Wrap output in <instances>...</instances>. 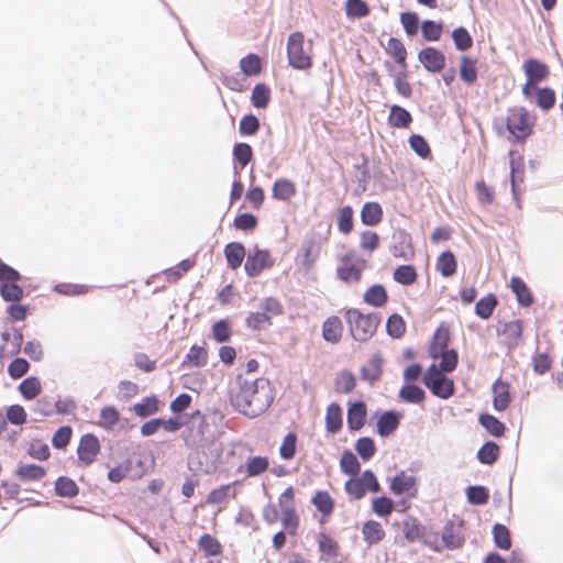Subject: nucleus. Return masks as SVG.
<instances>
[{
	"instance_id": "6e6d98bb",
	"label": "nucleus",
	"mask_w": 563,
	"mask_h": 563,
	"mask_svg": "<svg viewBox=\"0 0 563 563\" xmlns=\"http://www.w3.org/2000/svg\"><path fill=\"white\" fill-rule=\"evenodd\" d=\"M246 327L261 330L272 325V319L264 311L251 312L245 320Z\"/></svg>"
},
{
	"instance_id": "4d7b16f0",
	"label": "nucleus",
	"mask_w": 563,
	"mask_h": 563,
	"mask_svg": "<svg viewBox=\"0 0 563 563\" xmlns=\"http://www.w3.org/2000/svg\"><path fill=\"white\" fill-rule=\"evenodd\" d=\"M386 331L394 339L401 338L406 331V324L402 317L397 313L391 314L387 319Z\"/></svg>"
},
{
	"instance_id": "37998d69",
	"label": "nucleus",
	"mask_w": 563,
	"mask_h": 563,
	"mask_svg": "<svg viewBox=\"0 0 563 563\" xmlns=\"http://www.w3.org/2000/svg\"><path fill=\"white\" fill-rule=\"evenodd\" d=\"M341 471L351 476L358 475L361 471V464L356 457V455L351 451L343 452L340 460Z\"/></svg>"
},
{
	"instance_id": "9b49d317",
	"label": "nucleus",
	"mask_w": 563,
	"mask_h": 563,
	"mask_svg": "<svg viewBox=\"0 0 563 563\" xmlns=\"http://www.w3.org/2000/svg\"><path fill=\"white\" fill-rule=\"evenodd\" d=\"M366 406L363 401L351 402L347 408V427L350 431L361 430L366 422Z\"/></svg>"
},
{
	"instance_id": "dca6fc26",
	"label": "nucleus",
	"mask_w": 563,
	"mask_h": 563,
	"mask_svg": "<svg viewBox=\"0 0 563 563\" xmlns=\"http://www.w3.org/2000/svg\"><path fill=\"white\" fill-rule=\"evenodd\" d=\"M523 70L530 82L539 84L549 75L548 66L536 58L527 59L523 64Z\"/></svg>"
},
{
	"instance_id": "774afa93",
	"label": "nucleus",
	"mask_w": 563,
	"mask_h": 563,
	"mask_svg": "<svg viewBox=\"0 0 563 563\" xmlns=\"http://www.w3.org/2000/svg\"><path fill=\"white\" fill-rule=\"evenodd\" d=\"M212 335L218 343L228 342L232 335L229 322L224 319L217 321L212 325Z\"/></svg>"
},
{
	"instance_id": "7ed1b4c3",
	"label": "nucleus",
	"mask_w": 563,
	"mask_h": 563,
	"mask_svg": "<svg viewBox=\"0 0 563 563\" xmlns=\"http://www.w3.org/2000/svg\"><path fill=\"white\" fill-rule=\"evenodd\" d=\"M305 36L301 32L291 33L287 41V57L291 67L306 70L311 67L312 59L305 49Z\"/></svg>"
},
{
	"instance_id": "0e129e2a",
	"label": "nucleus",
	"mask_w": 563,
	"mask_h": 563,
	"mask_svg": "<svg viewBox=\"0 0 563 563\" xmlns=\"http://www.w3.org/2000/svg\"><path fill=\"white\" fill-rule=\"evenodd\" d=\"M395 504L391 498L386 496H380L374 498L372 501L373 511L379 517H387L394 510Z\"/></svg>"
},
{
	"instance_id": "5701e85b",
	"label": "nucleus",
	"mask_w": 563,
	"mask_h": 563,
	"mask_svg": "<svg viewBox=\"0 0 563 563\" xmlns=\"http://www.w3.org/2000/svg\"><path fill=\"white\" fill-rule=\"evenodd\" d=\"M342 322L339 317L328 318L322 325V335L327 342L336 343L342 336Z\"/></svg>"
},
{
	"instance_id": "8fccbe9b",
	"label": "nucleus",
	"mask_w": 563,
	"mask_h": 563,
	"mask_svg": "<svg viewBox=\"0 0 563 563\" xmlns=\"http://www.w3.org/2000/svg\"><path fill=\"white\" fill-rule=\"evenodd\" d=\"M417 271L412 265H400L394 271V279L405 286L411 285L417 279Z\"/></svg>"
},
{
	"instance_id": "c03bdc74",
	"label": "nucleus",
	"mask_w": 563,
	"mask_h": 563,
	"mask_svg": "<svg viewBox=\"0 0 563 563\" xmlns=\"http://www.w3.org/2000/svg\"><path fill=\"white\" fill-rule=\"evenodd\" d=\"M268 465L269 462L266 456H250L245 463V472L247 476L255 477L264 473Z\"/></svg>"
},
{
	"instance_id": "338daca9",
	"label": "nucleus",
	"mask_w": 563,
	"mask_h": 563,
	"mask_svg": "<svg viewBox=\"0 0 563 563\" xmlns=\"http://www.w3.org/2000/svg\"><path fill=\"white\" fill-rule=\"evenodd\" d=\"M449 343V332L440 329L434 333L433 341L430 346V354L433 358L439 356L440 352L446 351Z\"/></svg>"
},
{
	"instance_id": "3c124183",
	"label": "nucleus",
	"mask_w": 563,
	"mask_h": 563,
	"mask_svg": "<svg viewBox=\"0 0 563 563\" xmlns=\"http://www.w3.org/2000/svg\"><path fill=\"white\" fill-rule=\"evenodd\" d=\"M387 53L391 55L397 64L406 66L407 51L402 42L396 37H390L387 43Z\"/></svg>"
},
{
	"instance_id": "6e6552de",
	"label": "nucleus",
	"mask_w": 563,
	"mask_h": 563,
	"mask_svg": "<svg viewBox=\"0 0 563 563\" xmlns=\"http://www.w3.org/2000/svg\"><path fill=\"white\" fill-rule=\"evenodd\" d=\"M99 451L100 443L96 435L87 433L81 437L77 449L78 459L81 462H84L87 465L91 464L95 461Z\"/></svg>"
},
{
	"instance_id": "052dcab7",
	"label": "nucleus",
	"mask_w": 563,
	"mask_h": 563,
	"mask_svg": "<svg viewBox=\"0 0 563 563\" xmlns=\"http://www.w3.org/2000/svg\"><path fill=\"white\" fill-rule=\"evenodd\" d=\"M234 159L244 168L253 158V150L247 143H236L233 147Z\"/></svg>"
},
{
	"instance_id": "393cba45",
	"label": "nucleus",
	"mask_w": 563,
	"mask_h": 563,
	"mask_svg": "<svg viewBox=\"0 0 563 563\" xmlns=\"http://www.w3.org/2000/svg\"><path fill=\"white\" fill-rule=\"evenodd\" d=\"M362 533L364 541L369 545L380 542L385 538L382 525L375 520H368L363 525Z\"/></svg>"
},
{
	"instance_id": "5fc2aeb1",
	"label": "nucleus",
	"mask_w": 563,
	"mask_h": 563,
	"mask_svg": "<svg viewBox=\"0 0 563 563\" xmlns=\"http://www.w3.org/2000/svg\"><path fill=\"white\" fill-rule=\"evenodd\" d=\"M536 102L543 111H549L555 103V92L549 87L537 89Z\"/></svg>"
},
{
	"instance_id": "13d9d810",
	"label": "nucleus",
	"mask_w": 563,
	"mask_h": 563,
	"mask_svg": "<svg viewBox=\"0 0 563 563\" xmlns=\"http://www.w3.org/2000/svg\"><path fill=\"white\" fill-rule=\"evenodd\" d=\"M355 376L349 371L341 372L335 378V389L339 393L349 394L355 388Z\"/></svg>"
},
{
	"instance_id": "c756f323",
	"label": "nucleus",
	"mask_w": 563,
	"mask_h": 563,
	"mask_svg": "<svg viewBox=\"0 0 563 563\" xmlns=\"http://www.w3.org/2000/svg\"><path fill=\"white\" fill-rule=\"evenodd\" d=\"M42 390L41 382L35 376H29L19 385V391L26 400L35 399Z\"/></svg>"
},
{
	"instance_id": "bf43d9fd",
	"label": "nucleus",
	"mask_w": 563,
	"mask_h": 563,
	"mask_svg": "<svg viewBox=\"0 0 563 563\" xmlns=\"http://www.w3.org/2000/svg\"><path fill=\"white\" fill-rule=\"evenodd\" d=\"M260 120L256 115L252 113L245 114L240 121L239 132L244 136L254 135L260 130Z\"/></svg>"
},
{
	"instance_id": "49530a36",
	"label": "nucleus",
	"mask_w": 563,
	"mask_h": 563,
	"mask_svg": "<svg viewBox=\"0 0 563 563\" xmlns=\"http://www.w3.org/2000/svg\"><path fill=\"white\" fill-rule=\"evenodd\" d=\"M207 351L202 346L192 345L183 361L181 366L184 367L189 363L196 367H201L207 364Z\"/></svg>"
},
{
	"instance_id": "9d476101",
	"label": "nucleus",
	"mask_w": 563,
	"mask_h": 563,
	"mask_svg": "<svg viewBox=\"0 0 563 563\" xmlns=\"http://www.w3.org/2000/svg\"><path fill=\"white\" fill-rule=\"evenodd\" d=\"M365 264L364 260H357L356 263H352L346 256L343 258L342 265L338 267V276L344 282H358Z\"/></svg>"
},
{
	"instance_id": "39448f33",
	"label": "nucleus",
	"mask_w": 563,
	"mask_h": 563,
	"mask_svg": "<svg viewBox=\"0 0 563 563\" xmlns=\"http://www.w3.org/2000/svg\"><path fill=\"white\" fill-rule=\"evenodd\" d=\"M506 126L517 141H525L532 133L533 121L527 109L516 108L509 111Z\"/></svg>"
},
{
	"instance_id": "f257e3e1",
	"label": "nucleus",
	"mask_w": 563,
	"mask_h": 563,
	"mask_svg": "<svg viewBox=\"0 0 563 563\" xmlns=\"http://www.w3.org/2000/svg\"><path fill=\"white\" fill-rule=\"evenodd\" d=\"M232 406L246 417L255 418L265 412L273 402L269 383L264 378L247 380L238 375L230 390Z\"/></svg>"
},
{
	"instance_id": "79ce46f5",
	"label": "nucleus",
	"mask_w": 563,
	"mask_h": 563,
	"mask_svg": "<svg viewBox=\"0 0 563 563\" xmlns=\"http://www.w3.org/2000/svg\"><path fill=\"white\" fill-rule=\"evenodd\" d=\"M312 504L322 516H330L334 508L333 499L324 490H318L312 498Z\"/></svg>"
},
{
	"instance_id": "e433bc0d",
	"label": "nucleus",
	"mask_w": 563,
	"mask_h": 563,
	"mask_svg": "<svg viewBox=\"0 0 563 563\" xmlns=\"http://www.w3.org/2000/svg\"><path fill=\"white\" fill-rule=\"evenodd\" d=\"M499 456V445L494 441H487L477 451V459L482 464L492 465Z\"/></svg>"
},
{
	"instance_id": "aec40b11",
	"label": "nucleus",
	"mask_w": 563,
	"mask_h": 563,
	"mask_svg": "<svg viewBox=\"0 0 563 563\" xmlns=\"http://www.w3.org/2000/svg\"><path fill=\"white\" fill-rule=\"evenodd\" d=\"M398 397L404 402L420 405L426 399V391L416 384H405L399 389Z\"/></svg>"
},
{
	"instance_id": "473e14b6",
	"label": "nucleus",
	"mask_w": 563,
	"mask_h": 563,
	"mask_svg": "<svg viewBox=\"0 0 563 563\" xmlns=\"http://www.w3.org/2000/svg\"><path fill=\"white\" fill-rule=\"evenodd\" d=\"M510 181H511V191L514 198H516L517 190L516 187L519 183L523 181V159L521 156L515 157L514 153L510 152Z\"/></svg>"
},
{
	"instance_id": "ea45409f",
	"label": "nucleus",
	"mask_w": 563,
	"mask_h": 563,
	"mask_svg": "<svg viewBox=\"0 0 563 563\" xmlns=\"http://www.w3.org/2000/svg\"><path fill=\"white\" fill-rule=\"evenodd\" d=\"M498 303L497 297L493 294L481 298L475 305V313L482 319H488Z\"/></svg>"
},
{
	"instance_id": "4be33fe9",
	"label": "nucleus",
	"mask_w": 563,
	"mask_h": 563,
	"mask_svg": "<svg viewBox=\"0 0 563 563\" xmlns=\"http://www.w3.org/2000/svg\"><path fill=\"white\" fill-rule=\"evenodd\" d=\"M343 418L342 409L339 404L332 402L325 412V429L330 433H336L342 429Z\"/></svg>"
},
{
	"instance_id": "603ef678",
	"label": "nucleus",
	"mask_w": 563,
	"mask_h": 563,
	"mask_svg": "<svg viewBox=\"0 0 563 563\" xmlns=\"http://www.w3.org/2000/svg\"><path fill=\"white\" fill-rule=\"evenodd\" d=\"M0 295L4 301L16 302L23 297V289L18 282H10L0 285Z\"/></svg>"
},
{
	"instance_id": "7c9ffc66",
	"label": "nucleus",
	"mask_w": 563,
	"mask_h": 563,
	"mask_svg": "<svg viewBox=\"0 0 563 563\" xmlns=\"http://www.w3.org/2000/svg\"><path fill=\"white\" fill-rule=\"evenodd\" d=\"M296 194L295 184L286 178L277 179L273 186V197L277 200H289Z\"/></svg>"
},
{
	"instance_id": "e2e57ef3",
	"label": "nucleus",
	"mask_w": 563,
	"mask_h": 563,
	"mask_svg": "<svg viewBox=\"0 0 563 563\" xmlns=\"http://www.w3.org/2000/svg\"><path fill=\"white\" fill-rule=\"evenodd\" d=\"M421 32L426 41H439L442 34V24L432 20H426L421 24Z\"/></svg>"
},
{
	"instance_id": "58836bf2",
	"label": "nucleus",
	"mask_w": 563,
	"mask_h": 563,
	"mask_svg": "<svg viewBox=\"0 0 563 563\" xmlns=\"http://www.w3.org/2000/svg\"><path fill=\"white\" fill-rule=\"evenodd\" d=\"M158 399L156 396L144 398L141 402L133 405L134 413L140 418H146L158 411Z\"/></svg>"
},
{
	"instance_id": "1a4fd4ad",
	"label": "nucleus",
	"mask_w": 563,
	"mask_h": 563,
	"mask_svg": "<svg viewBox=\"0 0 563 563\" xmlns=\"http://www.w3.org/2000/svg\"><path fill=\"white\" fill-rule=\"evenodd\" d=\"M404 536L409 542L420 541L424 544L431 543V534L428 532L427 528L421 526L413 517H409L404 521Z\"/></svg>"
},
{
	"instance_id": "423d86ee",
	"label": "nucleus",
	"mask_w": 563,
	"mask_h": 563,
	"mask_svg": "<svg viewBox=\"0 0 563 563\" xmlns=\"http://www.w3.org/2000/svg\"><path fill=\"white\" fill-rule=\"evenodd\" d=\"M274 264L275 261L271 256L269 251L261 250L256 246L253 253H249L244 271L249 277H256L263 271L272 268Z\"/></svg>"
},
{
	"instance_id": "c85d7f7f",
	"label": "nucleus",
	"mask_w": 563,
	"mask_h": 563,
	"mask_svg": "<svg viewBox=\"0 0 563 563\" xmlns=\"http://www.w3.org/2000/svg\"><path fill=\"white\" fill-rule=\"evenodd\" d=\"M481 426L493 437L499 438L504 435L506 427L495 416L489 413H482L478 417Z\"/></svg>"
},
{
	"instance_id": "c9c22d12",
	"label": "nucleus",
	"mask_w": 563,
	"mask_h": 563,
	"mask_svg": "<svg viewBox=\"0 0 563 563\" xmlns=\"http://www.w3.org/2000/svg\"><path fill=\"white\" fill-rule=\"evenodd\" d=\"M442 541L449 549L460 548L463 543V536L460 528L455 527L453 523L445 525L442 532Z\"/></svg>"
},
{
	"instance_id": "0eeeda50",
	"label": "nucleus",
	"mask_w": 563,
	"mask_h": 563,
	"mask_svg": "<svg viewBox=\"0 0 563 563\" xmlns=\"http://www.w3.org/2000/svg\"><path fill=\"white\" fill-rule=\"evenodd\" d=\"M418 59L423 67L433 74L440 73L445 66V55L435 47H426L418 53Z\"/></svg>"
},
{
	"instance_id": "412c9836",
	"label": "nucleus",
	"mask_w": 563,
	"mask_h": 563,
	"mask_svg": "<svg viewBox=\"0 0 563 563\" xmlns=\"http://www.w3.org/2000/svg\"><path fill=\"white\" fill-rule=\"evenodd\" d=\"M412 122V115L408 110L398 104L390 107L388 123L393 128L406 129Z\"/></svg>"
},
{
	"instance_id": "a878e982",
	"label": "nucleus",
	"mask_w": 563,
	"mask_h": 563,
	"mask_svg": "<svg viewBox=\"0 0 563 563\" xmlns=\"http://www.w3.org/2000/svg\"><path fill=\"white\" fill-rule=\"evenodd\" d=\"M457 261L453 252L445 251L437 260V269L443 277H451L456 273Z\"/></svg>"
},
{
	"instance_id": "20e7f679",
	"label": "nucleus",
	"mask_w": 563,
	"mask_h": 563,
	"mask_svg": "<svg viewBox=\"0 0 563 563\" xmlns=\"http://www.w3.org/2000/svg\"><path fill=\"white\" fill-rule=\"evenodd\" d=\"M345 492L353 499H362L366 492L378 493L380 485L371 470H365L361 476H352L345 483Z\"/></svg>"
},
{
	"instance_id": "cd10ccee",
	"label": "nucleus",
	"mask_w": 563,
	"mask_h": 563,
	"mask_svg": "<svg viewBox=\"0 0 563 563\" xmlns=\"http://www.w3.org/2000/svg\"><path fill=\"white\" fill-rule=\"evenodd\" d=\"M45 468L36 464H23L15 471V475L22 482L40 481L45 476Z\"/></svg>"
},
{
	"instance_id": "4c0bfd02",
	"label": "nucleus",
	"mask_w": 563,
	"mask_h": 563,
	"mask_svg": "<svg viewBox=\"0 0 563 563\" xmlns=\"http://www.w3.org/2000/svg\"><path fill=\"white\" fill-rule=\"evenodd\" d=\"M262 59L256 54H247L246 56L242 57L240 60V68L241 71L245 76H256L262 71Z\"/></svg>"
},
{
	"instance_id": "2eb2a0df",
	"label": "nucleus",
	"mask_w": 563,
	"mask_h": 563,
	"mask_svg": "<svg viewBox=\"0 0 563 563\" xmlns=\"http://www.w3.org/2000/svg\"><path fill=\"white\" fill-rule=\"evenodd\" d=\"M383 358L378 354L372 355L367 363L361 368V378L374 385L382 375Z\"/></svg>"
},
{
	"instance_id": "f03ea898",
	"label": "nucleus",
	"mask_w": 563,
	"mask_h": 563,
	"mask_svg": "<svg viewBox=\"0 0 563 563\" xmlns=\"http://www.w3.org/2000/svg\"><path fill=\"white\" fill-rule=\"evenodd\" d=\"M345 319L350 328V332L354 340L366 342L376 332L380 322L378 313L364 314L358 309H349L345 312Z\"/></svg>"
},
{
	"instance_id": "4468645a",
	"label": "nucleus",
	"mask_w": 563,
	"mask_h": 563,
	"mask_svg": "<svg viewBox=\"0 0 563 563\" xmlns=\"http://www.w3.org/2000/svg\"><path fill=\"white\" fill-rule=\"evenodd\" d=\"M509 384L501 379H497L492 387L494 394L493 405L495 410L505 411L510 404L511 397L509 391Z\"/></svg>"
},
{
	"instance_id": "f3484780",
	"label": "nucleus",
	"mask_w": 563,
	"mask_h": 563,
	"mask_svg": "<svg viewBox=\"0 0 563 563\" xmlns=\"http://www.w3.org/2000/svg\"><path fill=\"white\" fill-rule=\"evenodd\" d=\"M224 256L231 269L239 268L245 257V247L241 242H230L224 246Z\"/></svg>"
},
{
	"instance_id": "de8ad7c7",
	"label": "nucleus",
	"mask_w": 563,
	"mask_h": 563,
	"mask_svg": "<svg viewBox=\"0 0 563 563\" xmlns=\"http://www.w3.org/2000/svg\"><path fill=\"white\" fill-rule=\"evenodd\" d=\"M493 537L497 548L501 550H509L511 548L510 531L506 526L501 523L494 525Z\"/></svg>"
},
{
	"instance_id": "09e8293b",
	"label": "nucleus",
	"mask_w": 563,
	"mask_h": 563,
	"mask_svg": "<svg viewBox=\"0 0 563 563\" xmlns=\"http://www.w3.org/2000/svg\"><path fill=\"white\" fill-rule=\"evenodd\" d=\"M452 40L454 42L455 48L460 52H465L473 45V38L464 26H459L453 30Z\"/></svg>"
},
{
	"instance_id": "a18cd8bd",
	"label": "nucleus",
	"mask_w": 563,
	"mask_h": 563,
	"mask_svg": "<svg viewBox=\"0 0 563 563\" xmlns=\"http://www.w3.org/2000/svg\"><path fill=\"white\" fill-rule=\"evenodd\" d=\"M198 545L207 556H217L222 552L221 543L214 537L208 533H205L200 537Z\"/></svg>"
},
{
	"instance_id": "a19ab883",
	"label": "nucleus",
	"mask_w": 563,
	"mask_h": 563,
	"mask_svg": "<svg viewBox=\"0 0 563 563\" xmlns=\"http://www.w3.org/2000/svg\"><path fill=\"white\" fill-rule=\"evenodd\" d=\"M466 498L471 505L482 506L489 499V492L485 486L473 485L466 488Z\"/></svg>"
},
{
	"instance_id": "ddd939ff",
	"label": "nucleus",
	"mask_w": 563,
	"mask_h": 563,
	"mask_svg": "<svg viewBox=\"0 0 563 563\" xmlns=\"http://www.w3.org/2000/svg\"><path fill=\"white\" fill-rule=\"evenodd\" d=\"M401 413L395 410L384 411L377 420V433L383 437H389L399 426Z\"/></svg>"
},
{
	"instance_id": "864d4df0",
	"label": "nucleus",
	"mask_w": 563,
	"mask_h": 563,
	"mask_svg": "<svg viewBox=\"0 0 563 563\" xmlns=\"http://www.w3.org/2000/svg\"><path fill=\"white\" fill-rule=\"evenodd\" d=\"M355 451L364 461L371 460L376 453V445L372 438L362 437L355 443Z\"/></svg>"
},
{
	"instance_id": "69168bd1",
	"label": "nucleus",
	"mask_w": 563,
	"mask_h": 563,
	"mask_svg": "<svg viewBox=\"0 0 563 563\" xmlns=\"http://www.w3.org/2000/svg\"><path fill=\"white\" fill-rule=\"evenodd\" d=\"M258 306L260 309L269 316L271 319L284 313V306L274 297H266L262 299Z\"/></svg>"
},
{
	"instance_id": "bb28decb",
	"label": "nucleus",
	"mask_w": 563,
	"mask_h": 563,
	"mask_svg": "<svg viewBox=\"0 0 563 563\" xmlns=\"http://www.w3.org/2000/svg\"><path fill=\"white\" fill-rule=\"evenodd\" d=\"M383 209L377 202H366L361 210L362 223L368 227L376 225L380 222Z\"/></svg>"
},
{
	"instance_id": "f704fd0d",
	"label": "nucleus",
	"mask_w": 563,
	"mask_h": 563,
	"mask_svg": "<svg viewBox=\"0 0 563 563\" xmlns=\"http://www.w3.org/2000/svg\"><path fill=\"white\" fill-rule=\"evenodd\" d=\"M460 77L467 85H472L476 81L477 68L475 59L468 56L461 57Z\"/></svg>"
},
{
	"instance_id": "b1692460",
	"label": "nucleus",
	"mask_w": 563,
	"mask_h": 563,
	"mask_svg": "<svg viewBox=\"0 0 563 563\" xmlns=\"http://www.w3.org/2000/svg\"><path fill=\"white\" fill-rule=\"evenodd\" d=\"M363 299L367 305L380 308L387 302L388 295L383 285L376 284L365 291Z\"/></svg>"
},
{
	"instance_id": "2f4dec72",
	"label": "nucleus",
	"mask_w": 563,
	"mask_h": 563,
	"mask_svg": "<svg viewBox=\"0 0 563 563\" xmlns=\"http://www.w3.org/2000/svg\"><path fill=\"white\" fill-rule=\"evenodd\" d=\"M271 101V89L267 85L258 82L254 86L251 96L252 104L257 109H265Z\"/></svg>"
},
{
	"instance_id": "6ab92c4d",
	"label": "nucleus",
	"mask_w": 563,
	"mask_h": 563,
	"mask_svg": "<svg viewBox=\"0 0 563 563\" xmlns=\"http://www.w3.org/2000/svg\"><path fill=\"white\" fill-rule=\"evenodd\" d=\"M510 287L516 295L517 301L522 307H529L533 302V297L522 278L514 276L510 279Z\"/></svg>"
},
{
	"instance_id": "680f3d73",
	"label": "nucleus",
	"mask_w": 563,
	"mask_h": 563,
	"mask_svg": "<svg viewBox=\"0 0 563 563\" xmlns=\"http://www.w3.org/2000/svg\"><path fill=\"white\" fill-rule=\"evenodd\" d=\"M411 150L421 158H428L431 155L430 146L427 140L420 134H412L409 140Z\"/></svg>"
},
{
	"instance_id": "f8f14e48",
	"label": "nucleus",
	"mask_w": 563,
	"mask_h": 563,
	"mask_svg": "<svg viewBox=\"0 0 563 563\" xmlns=\"http://www.w3.org/2000/svg\"><path fill=\"white\" fill-rule=\"evenodd\" d=\"M389 488L397 496L416 492L417 478L400 471L390 479Z\"/></svg>"
},
{
	"instance_id": "72a5a7b5",
	"label": "nucleus",
	"mask_w": 563,
	"mask_h": 563,
	"mask_svg": "<svg viewBox=\"0 0 563 563\" xmlns=\"http://www.w3.org/2000/svg\"><path fill=\"white\" fill-rule=\"evenodd\" d=\"M55 493L59 497L73 498L78 495L77 484L67 476H59L55 483Z\"/></svg>"
},
{
	"instance_id": "a211bd4d",
	"label": "nucleus",
	"mask_w": 563,
	"mask_h": 563,
	"mask_svg": "<svg viewBox=\"0 0 563 563\" xmlns=\"http://www.w3.org/2000/svg\"><path fill=\"white\" fill-rule=\"evenodd\" d=\"M434 396L441 399H448L452 397L455 393V386L453 379L444 376L442 378H438V380H432L430 384L426 386Z\"/></svg>"
}]
</instances>
